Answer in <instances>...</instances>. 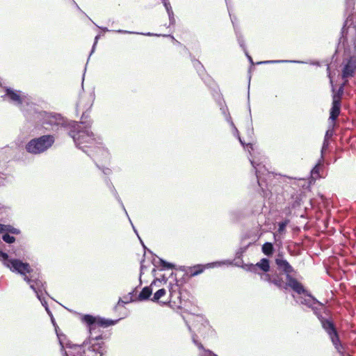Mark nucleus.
Returning a JSON list of instances; mask_svg holds the SVG:
<instances>
[{
  "label": "nucleus",
  "mask_w": 356,
  "mask_h": 356,
  "mask_svg": "<svg viewBox=\"0 0 356 356\" xmlns=\"http://www.w3.org/2000/svg\"><path fill=\"white\" fill-rule=\"evenodd\" d=\"M86 119V113H83L81 122H72L69 135L76 146L94 160L107 161L109 158L108 151L102 146L101 138L96 137L91 131L92 122Z\"/></svg>",
  "instance_id": "1"
},
{
  "label": "nucleus",
  "mask_w": 356,
  "mask_h": 356,
  "mask_svg": "<svg viewBox=\"0 0 356 356\" xmlns=\"http://www.w3.org/2000/svg\"><path fill=\"white\" fill-rule=\"evenodd\" d=\"M82 322L85 323L90 332L89 339L85 341L81 345H76L64 343L59 339L62 349L65 350V356H102L103 343L98 341L102 339L100 334L94 335L93 332L100 327H107L114 325L116 321L105 319L103 318H97L91 315L86 314L82 316Z\"/></svg>",
  "instance_id": "2"
},
{
  "label": "nucleus",
  "mask_w": 356,
  "mask_h": 356,
  "mask_svg": "<svg viewBox=\"0 0 356 356\" xmlns=\"http://www.w3.org/2000/svg\"><path fill=\"white\" fill-rule=\"evenodd\" d=\"M0 260L3 261L4 265L13 272H17L24 276V280L29 284L30 288L36 293L42 305L45 307L46 311L50 315L51 312L49 309L47 302L42 298L43 291L47 293L44 284L40 273L34 271L27 263L16 259H8V254L0 252Z\"/></svg>",
  "instance_id": "3"
},
{
  "label": "nucleus",
  "mask_w": 356,
  "mask_h": 356,
  "mask_svg": "<svg viewBox=\"0 0 356 356\" xmlns=\"http://www.w3.org/2000/svg\"><path fill=\"white\" fill-rule=\"evenodd\" d=\"M286 289L291 288L298 296L293 295V299L297 303L305 305L307 307L311 308L314 314L318 316V311L321 310L323 305L312 296L305 289L303 285L296 279L292 277L290 275H286Z\"/></svg>",
  "instance_id": "4"
},
{
  "label": "nucleus",
  "mask_w": 356,
  "mask_h": 356,
  "mask_svg": "<svg viewBox=\"0 0 356 356\" xmlns=\"http://www.w3.org/2000/svg\"><path fill=\"white\" fill-rule=\"evenodd\" d=\"M55 141L51 135H44L31 140L26 145V150L32 154H39L50 148Z\"/></svg>",
  "instance_id": "5"
},
{
  "label": "nucleus",
  "mask_w": 356,
  "mask_h": 356,
  "mask_svg": "<svg viewBox=\"0 0 356 356\" xmlns=\"http://www.w3.org/2000/svg\"><path fill=\"white\" fill-rule=\"evenodd\" d=\"M45 129L52 131H58L61 129L69 132L72 122L68 123L60 114H47L44 118Z\"/></svg>",
  "instance_id": "6"
},
{
  "label": "nucleus",
  "mask_w": 356,
  "mask_h": 356,
  "mask_svg": "<svg viewBox=\"0 0 356 356\" xmlns=\"http://www.w3.org/2000/svg\"><path fill=\"white\" fill-rule=\"evenodd\" d=\"M319 319L321 321L322 327L329 335L337 350L339 353L343 354V347L340 343L337 332L333 323L330 320L324 318H319Z\"/></svg>",
  "instance_id": "7"
},
{
  "label": "nucleus",
  "mask_w": 356,
  "mask_h": 356,
  "mask_svg": "<svg viewBox=\"0 0 356 356\" xmlns=\"http://www.w3.org/2000/svg\"><path fill=\"white\" fill-rule=\"evenodd\" d=\"M343 92L342 87H341L337 93H334L332 96V105L330 109V120L334 122L340 113L341 108V96Z\"/></svg>",
  "instance_id": "8"
},
{
  "label": "nucleus",
  "mask_w": 356,
  "mask_h": 356,
  "mask_svg": "<svg viewBox=\"0 0 356 356\" xmlns=\"http://www.w3.org/2000/svg\"><path fill=\"white\" fill-rule=\"evenodd\" d=\"M6 95L18 106H22L24 103H29V99L21 91L14 90L10 88H6Z\"/></svg>",
  "instance_id": "9"
},
{
  "label": "nucleus",
  "mask_w": 356,
  "mask_h": 356,
  "mask_svg": "<svg viewBox=\"0 0 356 356\" xmlns=\"http://www.w3.org/2000/svg\"><path fill=\"white\" fill-rule=\"evenodd\" d=\"M243 268L248 271L257 274L259 273L258 271L259 269L263 272L268 273L270 270L269 260L268 259L263 258L256 264H246L243 266Z\"/></svg>",
  "instance_id": "10"
},
{
  "label": "nucleus",
  "mask_w": 356,
  "mask_h": 356,
  "mask_svg": "<svg viewBox=\"0 0 356 356\" xmlns=\"http://www.w3.org/2000/svg\"><path fill=\"white\" fill-rule=\"evenodd\" d=\"M356 70V57L352 56L345 64L342 70L343 79H348L354 76Z\"/></svg>",
  "instance_id": "11"
},
{
  "label": "nucleus",
  "mask_w": 356,
  "mask_h": 356,
  "mask_svg": "<svg viewBox=\"0 0 356 356\" xmlns=\"http://www.w3.org/2000/svg\"><path fill=\"white\" fill-rule=\"evenodd\" d=\"M275 263L278 268L286 273V275H289L290 273L293 272V267L289 264V262L286 260L282 258H277L275 259Z\"/></svg>",
  "instance_id": "12"
},
{
  "label": "nucleus",
  "mask_w": 356,
  "mask_h": 356,
  "mask_svg": "<svg viewBox=\"0 0 356 356\" xmlns=\"http://www.w3.org/2000/svg\"><path fill=\"white\" fill-rule=\"evenodd\" d=\"M92 102L93 97H92V95H90L88 97H82L80 98L76 106L79 109H86V111H88L91 108Z\"/></svg>",
  "instance_id": "13"
},
{
  "label": "nucleus",
  "mask_w": 356,
  "mask_h": 356,
  "mask_svg": "<svg viewBox=\"0 0 356 356\" xmlns=\"http://www.w3.org/2000/svg\"><path fill=\"white\" fill-rule=\"evenodd\" d=\"M252 167L255 169V173L257 178V182L259 186H261V181L262 180V175L264 174V172L266 171V169L264 166H261V164H256L255 161L250 159Z\"/></svg>",
  "instance_id": "14"
},
{
  "label": "nucleus",
  "mask_w": 356,
  "mask_h": 356,
  "mask_svg": "<svg viewBox=\"0 0 356 356\" xmlns=\"http://www.w3.org/2000/svg\"><path fill=\"white\" fill-rule=\"evenodd\" d=\"M193 342L197 346L201 352L199 353V356H211L212 351L209 349H205L203 345L197 340V335L193 334L192 335Z\"/></svg>",
  "instance_id": "15"
},
{
  "label": "nucleus",
  "mask_w": 356,
  "mask_h": 356,
  "mask_svg": "<svg viewBox=\"0 0 356 356\" xmlns=\"http://www.w3.org/2000/svg\"><path fill=\"white\" fill-rule=\"evenodd\" d=\"M272 283L280 289H286V281L283 280L282 275H273Z\"/></svg>",
  "instance_id": "16"
},
{
  "label": "nucleus",
  "mask_w": 356,
  "mask_h": 356,
  "mask_svg": "<svg viewBox=\"0 0 356 356\" xmlns=\"http://www.w3.org/2000/svg\"><path fill=\"white\" fill-rule=\"evenodd\" d=\"M152 284L149 286H145L143 289L140 293L138 295L139 300H147L152 293Z\"/></svg>",
  "instance_id": "17"
},
{
  "label": "nucleus",
  "mask_w": 356,
  "mask_h": 356,
  "mask_svg": "<svg viewBox=\"0 0 356 356\" xmlns=\"http://www.w3.org/2000/svg\"><path fill=\"white\" fill-rule=\"evenodd\" d=\"M206 266L198 264L193 267H190L187 273H189L191 276L194 277L202 273L204 270Z\"/></svg>",
  "instance_id": "18"
},
{
  "label": "nucleus",
  "mask_w": 356,
  "mask_h": 356,
  "mask_svg": "<svg viewBox=\"0 0 356 356\" xmlns=\"http://www.w3.org/2000/svg\"><path fill=\"white\" fill-rule=\"evenodd\" d=\"M162 2L165 8V10H166L168 14L170 23L171 24H173L175 22V19L174 17V14H173L172 10V7H171L170 3L168 2V0H162Z\"/></svg>",
  "instance_id": "19"
},
{
  "label": "nucleus",
  "mask_w": 356,
  "mask_h": 356,
  "mask_svg": "<svg viewBox=\"0 0 356 356\" xmlns=\"http://www.w3.org/2000/svg\"><path fill=\"white\" fill-rule=\"evenodd\" d=\"M0 232H10L12 234H18L20 232L19 229L14 228L10 225L0 224Z\"/></svg>",
  "instance_id": "20"
},
{
  "label": "nucleus",
  "mask_w": 356,
  "mask_h": 356,
  "mask_svg": "<svg viewBox=\"0 0 356 356\" xmlns=\"http://www.w3.org/2000/svg\"><path fill=\"white\" fill-rule=\"evenodd\" d=\"M195 322L197 323V324L193 325L194 327H198V324L200 323V327L197 328V331L199 333L202 332V328H207V323L203 319L202 316H196Z\"/></svg>",
  "instance_id": "21"
},
{
  "label": "nucleus",
  "mask_w": 356,
  "mask_h": 356,
  "mask_svg": "<svg viewBox=\"0 0 356 356\" xmlns=\"http://www.w3.org/2000/svg\"><path fill=\"white\" fill-rule=\"evenodd\" d=\"M262 251L266 255H270L273 254V246L272 243L266 242L262 246Z\"/></svg>",
  "instance_id": "22"
},
{
  "label": "nucleus",
  "mask_w": 356,
  "mask_h": 356,
  "mask_svg": "<svg viewBox=\"0 0 356 356\" xmlns=\"http://www.w3.org/2000/svg\"><path fill=\"white\" fill-rule=\"evenodd\" d=\"M166 293V291L164 289H159L154 293L151 300L153 302H159V300Z\"/></svg>",
  "instance_id": "23"
},
{
  "label": "nucleus",
  "mask_w": 356,
  "mask_h": 356,
  "mask_svg": "<svg viewBox=\"0 0 356 356\" xmlns=\"http://www.w3.org/2000/svg\"><path fill=\"white\" fill-rule=\"evenodd\" d=\"M323 159H320L318 163L313 168V169L311 171V173H312V176L314 177V179H317L318 177H320V175H319V169H320V165H321L322 162H323Z\"/></svg>",
  "instance_id": "24"
},
{
  "label": "nucleus",
  "mask_w": 356,
  "mask_h": 356,
  "mask_svg": "<svg viewBox=\"0 0 356 356\" xmlns=\"http://www.w3.org/2000/svg\"><path fill=\"white\" fill-rule=\"evenodd\" d=\"M159 263L162 266V268L161 269V270H165V269H172L175 267V266L172 264L168 263L160 258L159 259Z\"/></svg>",
  "instance_id": "25"
},
{
  "label": "nucleus",
  "mask_w": 356,
  "mask_h": 356,
  "mask_svg": "<svg viewBox=\"0 0 356 356\" xmlns=\"http://www.w3.org/2000/svg\"><path fill=\"white\" fill-rule=\"evenodd\" d=\"M260 275V278L261 280L268 282L269 283H272L273 280V275H270V274L263 272L261 273H258Z\"/></svg>",
  "instance_id": "26"
},
{
  "label": "nucleus",
  "mask_w": 356,
  "mask_h": 356,
  "mask_svg": "<svg viewBox=\"0 0 356 356\" xmlns=\"http://www.w3.org/2000/svg\"><path fill=\"white\" fill-rule=\"evenodd\" d=\"M289 62L300 63L299 61H296V60H266V61L260 62L259 63L267 64V63H289Z\"/></svg>",
  "instance_id": "27"
},
{
  "label": "nucleus",
  "mask_w": 356,
  "mask_h": 356,
  "mask_svg": "<svg viewBox=\"0 0 356 356\" xmlns=\"http://www.w3.org/2000/svg\"><path fill=\"white\" fill-rule=\"evenodd\" d=\"M2 239L7 243H13L15 241V237L9 235L8 234H3L2 236Z\"/></svg>",
  "instance_id": "28"
},
{
  "label": "nucleus",
  "mask_w": 356,
  "mask_h": 356,
  "mask_svg": "<svg viewBox=\"0 0 356 356\" xmlns=\"http://www.w3.org/2000/svg\"><path fill=\"white\" fill-rule=\"evenodd\" d=\"M237 38H238V43H239V44H240V46H241V47H243V50H244V51H245V53L246 56H248V58L249 60H250L251 63H252V59L251 56H250L248 54V52L245 51V47H244V40H243V39L241 36H238V35H237Z\"/></svg>",
  "instance_id": "29"
},
{
  "label": "nucleus",
  "mask_w": 356,
  "mask_h": 356,
  "mask_svg": "<svg viewBox=\"0 0 356 356\" xmlns=\"http://www.w3.org/2000/svg\"><path fill=\"white\" fill-rule=\"evenodd\" d=\"M334 124L331 125L330 127L327 130L324 139L330 140V138L334 134V129H333Z\"/></svg>",
  "instance_id": "30"
},
{
  "label": "nucleus",
  "mask_w": 356,
  "mask_h": 356,
  "mask_svg": "<svg viewBox=\"0 0 356 356\" xmlns=\"http://www.w3.org/2000/svg\"><path fill=\"white\" fill-rule=\"evenodd\" d=\"M330 145V141L327 139H324L322 149H321V159H323V153L327 149Z\"/></svg>",
  "instance_id": "31"
},
{
  "label": "nucleus",
  "mask_w": 356,
  "mask_h": 356,
  "mask_svg": "<svg viewBox=\"0 0 356 356\" xmlns=\"http://www.w3.org/2000/svg\"><path fill=\"white\" fill-rule=\"evenodd\" d=\"M167 282V278L163 275L161 276V278H156L152 282V286H154L156 284L157 282H159V283H165Z\"/></svg>",
  "instance_id": "32"
},
{
  "label": "nucleus",
  "mask_w": 356,
  "mask_h": 356,
  "mask_svg": "<svg viewBox=\"0 0 356 356\" xmlns=\"http://www.w3.org/2000/svg\"><path fill=\"white\" fill-rule=\"evenodd\" d=\"M287 222H282L279 223V228L278 231L280 232H283L285 229V227L286 226Z\"/></svg>",
  "instance_id": "33"
},
{
  "label": "nucleus",
  "mask_w": 356,
  "mask_h": 356,
  "mask_svg": "<svg viewBox=\"0 0 356 356\" xmlns=\"http://www.w3.org/2000/svg\"><path fill=\"white\" fill-rule=\"evenodd\" d=\"M116 32L118 33H128V34H139V33H137V32H133V31H125V30H121V29H119L118 31H116Z\"/></svg>",
  "instance_id": "34"
},
{
  "label": "nucleus",
  "mask_w": 356,
  "mask_h": 356,
  "mask_svg": "<svg viewBox=\"0 0 356 356\" xmlns=\"http://www.w3.org/2000/svg\"><path fill=\"white\" fill-rule=\"evenodd\" d=\"M102 170L103 173L105 175H109L111 172V169H109L108 168H104Z\"/></svg>",
  "instance_id": "35"
},
{
  "label": "nucleus",
  "mask_w": 356,
  "mask_h": 356,
  "mask_svg": "<svg viewBox=\"0 0 356 356\" xmlns=\"http://www.w3.org/2000/svg\"><path fill=\"white\" fill-rule=\"evenodd\" d=\"M98 39H99V36H98V35H97V36L95 37V42H94V44H93V46H92V51H91V54H92V53L94 52V51H95V46H96V44H97V42Z\"/></svg>",
  "instance_id": "36"
},
{
  "label": "nucleus",
  "mask_w": 356,
  "mask_h": 356,
  "mask_svg": "<svg viewBox=\"0 0 356 356\" xmlns=\"http://www.w3.org/2000/svg\"><path fill=\"white\" fill-rule=\"evenodd\" d=\"M117 199H118V202L120 203V204L122 205V207L124 212L126 213L127 216H128L127 212V211H126V209L124 208V206L123 203L122 202L121 200L120 199V197L118 196L117 197Z\"/></svg>",
  "instance_id": "37"
},
{
  "label": "nucleus",
  "mask_w": 356,
  "mask_h": 356,
  "mask_svg": "<svg viewBox=\"0 0 356 356\" xmlns=\"http://www.w3.org/2000/svg\"><path fill=\"white\" fill-rule=\"evenodd\" d=\"M341 40H343V42H345L348 39L346 35H344V31H342V38Z\"/></svg>",
  "instance_id": "38"
},
{
  "label": "nucleus",
  "mask_w": 356,
  "mask_h": 356,
  "mask_svg": "<svg viewBox=\"0 0 356 356\" xmlns=\"http://www.w3.org/2000/svg\"><path fill=\"white\" fill-rule=\"evenodd\" d=\"M217 263H211V264H208L207 265V267H211V266H215L216 265Z\"/></svg>",
  "instance_id": "39"
},
{
  "label": "nucleus",
  "mask_w": 356,
  "mask_h": 356,
  "mask_svg": "<svg viewBox=\"0 0 356 356\" xmlns=\"http://www.w3.org/2000/svg\"><path fill=\"white\" fill-rule=\"evenodd\" d=\"M145 269V266L143 264V263H141V266H140V274L143 273V270Z\"/></svg>",
  "instance_id": "40"
},
{
  "label": "nucleus",
  "mask_w": 356,
  "mask_h": 356,
  "mask_svg": "<svg viewBox=\"0 0 356 356\" xmlns=\"http://www.w3.org/2000/svg\"><path fill=\"white\" fill-rule=\"evenodd\" d=\"M194 65H195V66L197 68V66H200V67H202V66L201 63H200V62H198V61H197V62H196V64H194Z\"/></svg>",
  "instance_id": "41"
},
{
  "label": "nucleus",
  "mask_w": 356,
  "mask_h": 356,
  "mask_svg": "<svg viewBox=\"0 0 356 356\" xmlns=\"http://www.w3.org/2000/svg\"><path fill=\"white\" fill-rule=\"evenodd\" d=\"M129 221H130V222H131V225H132V227H133V229H134V232H135L136 234H138V232H137L136 229H135V227H134V225H133V224H132V222H131V220H130V219H129Z\"/></svg>",
  "instance_id": "42"
},
{
  "label": "nucleus",
  "mask_w": 356,
  "mask_h": 356,
  "mask_svg": "<svg viewBox=\"0 0 356 356\" xmlns=\"http://www.w3.org/2000/svg\"><path fill=\"white\" fill-rule=\"evenodd\" d=\"M143 35H154V34L151 33H143Z\"/></svg>",
  "instance_id": "43"
},
{
  "label": "nucleus",
  "mask_w": 356,
  "mask_h": 356,
  "mask_svg": "<svg viewBox=\"0 0 356 356\" xmlns=\"http://www.w3.org/2000/svg\"><path fill=\"white\" fill-rule=\"evenodd\" d=\"M238 140H239L240 143H241V145L244 146V143L242 141V140L241 139V138L239 136H238Z\"/></svg>",
  "instance_id": "44"
},
{
  "label": "nucleus",
  "mask_w": 356,
  "mask_h": 356,
  "mask_svg": "<svg viewBox=\"0 0 356 356\" xmlns=\"http://www.w3.org/2000/svg\"><path fill=\"white\" fill-rule=\"evenodd\" d=\"M247 146L250 147V148L251 149H253V147H252V144L248 143V144L247 145Z\"/></svg>",
  "instance_id": "45"
},
{
  "label": "nucleus",
  "mask_w": 356,
  "mask_h": 356,
  "mask_svg": "<svg viewBox=\"0 0 356 356\" xmlns=\"http://www.w3.org/2000/svg\"><path fill=\"white\" fill-rule=\"evenodd\" d=\"M328 76H329V77H330V83H331V84H332V79H331V77H330V72H328Z\"/></svg>",
  "instance_id": "46"
},
{
  "label": "nucleus",
  "mask_w": 356,
  "mask_h": 356,
  "mask_svg": "<svg viewBox=\"0 0 356 356\" xmlns=\"http://www.w3.org/2000/svg\"><path fill=\"white\" fill-rule=\"evenodd\" d=\"M121 302H122V303H126L125 302L122 301V300H120L118 301V304H120Z\"/></svg>",
  "instance_id": "47"
},
{
  "label": "nucleus",
  "mask_w": 356,
  "mask_h": 356,
  "mask_svg": "<svg viewBox=\"0 0 356 356\" xmlns=\"http://www.w3.org/2000/svg\"><path fill=\"white\" fill-rule=\"evenodd\" d=\"M211 356H218L217 355H216L214 353L212 352V355Z\"/></svg>",
  "instance_id": "48"
},
{
  "label": "nucleus",
  "mask_w": 356,
  "mask_h": 356,
  "mask_svg": "<svg viewBox=\"0 0 356 356\" xmlns=\"http://www.w3.org/2000/svg\"><path fill=\"white\" fill-rule=\"evenodd\" d=\"M103 30H104V31H109V30H108V29H107L106 28L103 29Z\"/></svg>",
  "instance_id": "49"
},
{
  "label": "nucleus",
  "mask_w": 356,
  "mask_h": 356,
  "mask_svg": "<svg viewBox=\"0 0 356 356\" xmlns=\"http://www.w3.org/2000/svg\"><path fill=\"white\" fill-rule=\"evenodd\" d=\"M353 31H354V36L355 35V29H353Z\"/></svg>",
  "instance_id": "50"
},
{
  "label": "nucleus",
  "mask_w": 356,
  "mask_h": 356,
  "mask_svg": "<svg viewBox=\"0 0 356 356\" xmlns=\"http://www.w3.org/2000/svg\"><path fill=\"white\" fill-rule=\"evenodd\" d=\"M235 130H236V134L238 135V130L236 128H235Z\"/></svg>",
  "instance_id": "51"
},
{
  "label": "nucleus",
  "mask_w": 356,
  "mask_h": 356,
  "mask_svg": "<svg viewBox=\"0 0 356 356\" xmlns=\"http://www.w3.org/2000/svg\"><path fill=\"white\" fill-rule=\"evenodd\" d=\"M353 44H355V38H354V42Z\"/></svg>",
  "instance_id": "52"
},
{
  "label": "nucleus",
  "mask_w": 356,
  "mask_h": 356,
  "mask_svg": "<svg viewBox=\"0 0 356 356\" xmlns=\"http://www.w3.org/2000/svg\"><path fill=\"white\" fill-rule=\"evenodd\" d=\"M327 71H329V70H330V67H329V65L327 66Z\"/></svg>",
  "instance_id": "53"
},
{
  "label": "nucleus",
  "mask_w": 356,
  "mask_h": 356,
  "mask_svg": "<svg viewBox=\"0 0 356 356\" xmlns=\"http://www.w3.org/2000/svg\"><path fill=\"white\" fill-rule=\"evenodd\" d=\"M156 271L155 268L152 270V273H154Z\"/></svg>",
  "instance_id": "54"
},
{
  "label": "nucleus",
  "mask_w": 356,
  "mask_h": 356,
  "mask_svg": "<svg viewBox=\"0 0 356 356\" xmlns=\"http://www.w3.org/2000/svg\"><path fill=\"white\" fill-rule=\"evenodd\" d=\"M232 22L233 23V24H234V20H233L232 18Z\"/></svg>",
  "instance_id": "55"
},
{
  "label": "nucleus",
  "mask_w": 356,
  "mask_h": 356,
  "mask_svg": "<svg viewBox=\"0 0 356 356\" xmlns=\"http://www.w3.org/2000/svg\"><path fill=\"white\" fill-rule=\"evenodd\" d=\"M91 54H92L90 53V55H91ZM90 56H89V58H88V60H90Z\"/></svg>",
  "instance_id": "56"
},
{
  "label": "nucleus",
  "mask_w": 356,
  "mask_h": 356,
  "mask_svg": "<svg viewBox=\"0 0 356 356\" xmlns=\"http://www.w3.org/2000/svg\"><path fill=\"white\" fill-rule=\"evenodd\" d=\"M73 3H75V1L74 0H72Z\"/></svg>",
  "instance_id": "57"
},
{
  "label": "nucleus",
  "mask_w": 356,
  "mask_h": 356,
  "mask_svg": "<svg viewBox=\"0 0 356 356\" xmlns=\"http://www.w3.org/2000/svg\"><path fill=\"white\" fill-rule=\"evenodd\" d=\"M73 3H75V1L74 0H72Z\"/></svg>",
  "instance_id": "58"
},
{
  "label": "nucleus",
  "mask_w": 356,
  "mask_h": 356,
  "mask_svg": "<svg viewBox=\"0 0 356 356\" xmlns=\"http://www.w3.org/2000/svg\"><path fill=\"white\" fill-rule=\"evenodd\" d=\"M73 3H75V1L74 0H72Z\"/></svg>",
  "instance_id": "59"
}]
</instances>
